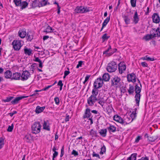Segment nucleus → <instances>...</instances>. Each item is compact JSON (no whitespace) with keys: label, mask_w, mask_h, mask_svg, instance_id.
<instances>
[{"label":"nucleus","mask_w":160,"mask_h":160,"mask_svg":"<svg viewBox=\"0 0 160 160\" xmlns=\"http://www.w3.org/2000/svg\"><path fill=\"white\" fill-rule=\"evenodd\" d=\"M135 87L134 91H135L136 93L134 97L135 98V100L136 102V105L138 106L141 96L140 93L141 91V88L137 84L135 85Z\"/></svg>","instance_id":"1"},{"label":"nucleus","mask_w":160,"mask_h":160,"mask_svg":"<svg viewBox=\"0 0 160 160\" xmlns=\"http://www.w3.org/2000/svg\"><path fill=\"white\" fill-rule=\"evenodd\" d=\"M111 85L115 88L119 87L121 86V79L120 77L114 76L111 79Z\"/></svg>","instance_id":"2"},{"label":"nucleus","mask_w":160,"mask_h":160,"mask_svg":"<svg viewBox=\"0 0 160 160\" xmlns=\"http://www.w3.org/2000/svg\"><path fill=\"white\" fill-rule=\"evenodd\" d=\"M41 127L42 126L39 122H35L31 127L32 133L35 134L39 133L40 132Z\"/></svg>","instance_id":"3"},{"label":"nucleus","mask_w":160,"mask_h":160,"mask_svg":"<svg viewBox=\"0 0 160 160\" xmlns=\"http://www.w3.org/2000/svg\"><path fill=\"white\" fill-rule=\"evenodd\" d=\"M117 68V65L113 61H111L109 63L107 68V70L109 72H113L116 71Z\"/></svg>","instance_id":"4"},{"label":"nucleus","mask_w":160,"mask_h":160,"mask_svg":"<svg viewBox=\"0 0 160 160\" xmlns=\"http://www.w3.org/2000/svg\"><path fill=\"white\" fill-rule=\"evenodd\" d=\"M13 47L15 50L18 51L21 47V43L19 40H15L12 42Z\"/></svg>","instance_id":"5"},{"label":"nucleus","mask_w":160,"mask_h":160,"mask_svg":"<svg viewBox=\"0 0 160 160\" xmlns=\"http://www.w3.org/2000/svg\"><path fill=\"white\" fill-rule=\"evenodd\" d=\"M103 82L101 78H97L94 81L93 84L94 88L97 87L100 88L101 87L103 84Z\"/></svg>","instance_id":"6"},{"label":"nucleus","mask_w":160,"mask_h":160,"mask_svg":"<svg viewBox=\"0 0 160 160\" xmlns=\"http://www.w3.org/2000/svg\"><path fill=\"white\" fill-rule=\"evenodd\" d=\"M98 100L96 97L91 96L87 99V103L90 106H92Z\"/></svg>","instance_id":"7"},{"label":"nucleus","mask_w":160,"mask_h":160,"mask_svg":"<svg viewBox=\"0 0 160 160\" xmlns=\"http://www.w3.org/2000/svg\"><path fill=\"white\" fill-rule=\"evenodd\" d=\"M136 75L134 73L128 74L127 75V79L128 82H135L136 81Z\"/></svg>","instance_id":"8"},{"label":"nucleus","mask_w":160,"mask_h":160,"mask_svg":"<svg viewBox=\"0 0 160 160\" xmlns=\"http://www.w3.org/2000/svg\"><path fill=\"white\" fill-rule=\"evenodd\" d=\"M30 74L28 71L25 70L23 71L21 76V80L22 81H24L27 80L30 77Z\"/></svg>","instance_id":"9"},{"label":"nucleus","mask_w":160,"mask_h":160,"mask_svg":"<svg viewBox=\"0 0 160 160\" xmlns=\"http://www.w3.org/2000/svg\"><path fill=\"white\" fill-rule=\"evenodd\" d=\"M155 31V28H152V30L150 31V34H147L144 36L143 39H145L146 41H148L151 39H152L154 37H153V33Z\"/></svg>","instance_id":"10"},{"label":"nucleus","mask_w":160,"mask_h":160,"mask_svg":"<svg viewBox=\"0 0 160 160\" xmlns=\"http://www.w3.org/2000/svg\"><path fill=\"white\" fill-rule=\"evenodd\" d=\"M152 22L156 23H158L160 22V17L159 14L157 13H154L152 16Z\"/></svg>","instance_id":"11"},{"label":"nucleus","mask_w":160,"mask_h":160,"mask_svg":"<svg viewBox=\"0 0 160 160\" xmlns=\"http://www.w3.org/2000/svg\"><path fill=\"white\" fill-rule=\"evenodd\" d=\"M126 69V66L123 62H121L118 64L119 72L122 74Z\"/></svg>","instance_id":"12"},{"label":"nucleus","mask_w":160,"mask_h":160,"mask_svg":"<svg viewBox=\"0 0 160 160\" xmlns=\"http://www.w3.org/2000/svg\"><path fill=\"white\" fill-rule=\"evenodd\" d=\"M28 96H21L17 97H16L14 98V99L12 100L11 101V103L12 104H15L18 103V101L23 99L26 98H27Z\"/></svg>","instance_id":"13"},{"label":"nucleus","mask_w":160,"mask_h":160,"mask_svg":"<svg viewBox=\"0 0 160 160\" xmlns=\"http://www.w3.org/2000/svg\"><path fill=\"white\" fill-rule=\"evenodd\" d=\"M34 32L32 31L28 32L26 34V38L28 41H31L33 38Z\"/></svg>","instance_id":"14"},{"label":"nucleus","mask_w":160,"mask_h":160,"mask_svg":"<svg viewBox=\"0 0 160 160\" xmlns=\"http://www.w3.org/2000/svg\"><path fill=\"white\" fill-rule=\"evenodd\" d=\"M75 12L77 13H85V8L83 6H78L75 10Z\"/></svg>","instance_id":"15"},{"label":"nucleus","mask_w":160,"mask_h":160,"mask_svg":"<svg viewBox=\"0 0 160 160\" xmlns=\"http://www.w3.org/2000/svg\"><path fill=\"white\" fill-rule=\"evenodd\" d=\"M113 118L114 120L123 125V120L120 116L117 115H115L113 116Z\"/></svg>","instance_id":"16"},{"label":"nucleus","mask_w":160,"mask_h":160,"mask_svg":"<svg viewBox=\"0 0 160 160\" xmlns=\"http://www.w3.org/2000/svg\"><path fill=\"white\" fill-rule=\"evenodd\" d=\"M42 126L43 129L48 131H50V126L48 120L44 121V123L42 125Z\"/></svg>","instance_id":"17"},{"label":"nucleus","mask_w":160,"mask_h":160,"mask_svg":"<svg viewBox=\"0 0 160 160\" xmlns=\"http://www.w3.org/2000/svg\"><path fill=\"white\" fill-rule=\"evenodd\" d=\"M137 111V109L136 108H135V109H134V111H132V113L129 116V118H130L131 119H132V121H133L134 119H135V118H136L137 114V113H136Z\"/></svg>","instance_id":"18"},{"label":"nucleus","mask_w":160,"mask_h":160,"mask_svg":"<svg viewBox=\"0 0 160 160\" xmlns=\"http://www.w3.org/2000/svg\"><path fill=\"white\" fill-rule=\"evenodd\" d=\"M133 22L136 24L138 23L139 21V18L138 15V13L137 11H136L133 16Z\"/></svg>","instance_id":"19"},{"label":"nucleus","mask_w":160,"mask_h":160,"mask_svg":"<svg viewBox=\"0 0 160 160\" xmlns=\"http://www.w3.org/2000/svg\"><path fill=\"white\" fill-rule=\"evenodd\" d=\"M45 108V106L41 107L39 106H37L35 110V112L36 113L39 114L42 112Z\"/></svg>","instance_id":"20"},{"label":"nucleus","mask_w":160,"mask_h":160,"mask_svg":"<svg viewBox=\"0 0 160 160\" xmlns=\"http://www.w3.org/2000/svg\"><path fill=\"white\" fill-rule=\"evenodd\" d=\"M107 129L110 133L114 132L116 131V128L111 124H110L109 126L107 127Z\"/></svg>","instance_id":"21"},{"label":"nucleus","mask_w":160,"mask_h":160,"mask_svg":"<svg viewBox=\"0 0 160 160\" xmlns=\"http://www.w3.org/2000/svg\"><path fill=\"white\" fill-rule=\"evenodd\" d=\"M28 3L26 1H22L20 4V9L22 10L26 8L28 6Z\"/></svg>","instance_id":"22"},{"label":"nucleus","mask_w":160,"mask_h":160,"mask_svg":"<svg viewBox=\"0 0 160 160\" xmlns=\"http://www.w3.org/2000/svg\"><path fill=\"white\" fill-rule=\"evenodd\" d=\"M21 77V76L20 73L18 72L14 73L12 79L19 80Z\"/></svg>","instance_id":"23"},{"label":"nucleus","mask_w":160,"mask_h":160,"mask_svg":"<svg viewBox=\"0 0 160 160\" xmlns=\"http://www.w3.org/2000/svg\"><path fill=\"white\" fill-rule=\"evenodd\" d=\"M90 109L89 108H87L85 112V114L83 116V118H89V114H90Z\"/></svg>","instance_id":"24"},{"label":"nucleus","mask_w":160,"mask_h":160,"mask_svg":"<svg viewBox=\"0 0 160 160\" xmlns=\"http://www.w3.org/2000/svg\"><path fill=\"white\" fill-rule=\"evenodd\" d=\"M4 75L6 78H10L12 76V72L11 71L7 70L4 73Z\"/></svg>","instance_id":"25"},{"label":"nucleus","mask_w":160,"mask_h":160,"mask_svg":"<svg viewBox=\"0 0 160 160\" xmlns=\"http://www.w3.org/2000/svg\"><path fill=\"white\" fill-rule=\"evenodd\" d=\"M19 36L22 38H24L26 36V32L24 30L19 31L18 32Z\"/></svg>","instance_id":"26"},{"label":"nucleus","mask_w":160,"mask_h":160,"mask_svg":"<svg viewBox=\"0 0 160 160\" xmlns=\"http://www.w3.org/2000/svg\"><path fill=\"white\" fill-rule=\"evenodd\" d=\"M126 24H129L130 22V18L128 15H124L122 16Z\"/></svg>","instance_id":"27"},{"label":"nucleus","mask_w":160,"mask_h":160,"mask_svg":"<svg viewBox=\"0 0 160 160\" xmlns=\"http://www.w3.org/2000/svg\"><path fill=\"white\" fill-rule=\"evenodd\" d=\"M98 88H99L97 87L94 88H93L92 90V94L91 96L97 97V96L98 94Z\"/></svg>","instance_id":"28"},{"label":"nucleus","mask_w":160,"mask_h":160,"mask_svg":"<svg viewBox=\"0 0 160 160\" xmlns=\"http://www.w3.org/2000/svg\"><path fill=\"white\" fill-rule=\"evenodd\" d=\"M129 87L128 90V92L129 95L132 94L134 91V87L133 85L130 84H129Z\"/></svg>","instance_id":"29"},{"label":"nucleus","mask_w":160,"mask_h":160,"mask_svg":"<svg viewBox=\"0 0 160 160\" xmlns=\"http://www.w3.org/2000/svg\"><path fill=\"white\" fill-rule=\"evenodd\" d=\"M24 53L26 55H28L29 56L31 55L32 54V50L30 48H25L24 49Z\"/></svg>","instance_id":"30"},{"label":"nucleus","mask_w":160,"mask_h":160,"mask_svg":"<svg viewBox=\"0 0 160 160\" xmlns=\"http://www.w3.org/2000/svg\"><path fill=\"white\" fill-rule=\"evenodd\" d=\"M110 36H108L107 34L105 33L104 34L102 37V42H104L105 41H107L110 38Z\"/></svg>","instance_id":"31"},{"label":"nucleus","mask_w":160,"mask_h":160,"mask_svg":"<svg viewBox=\"0 0 160 160\" xmlns=\"http://www.w3.org/2000/svg\"><path fill=\"white\" fill-rule=\"evenodd\" d=\"M132 121H133L132 120V119H131L130 118H129V117H126L124 119V120H123V125H126L129 124Z\"/></svg>","instance_id":"32"},{"label":"nucleus","mask_w":160,"mask_h":160,"mask_svg":"<svg viewBox=\"0 0 160 160\" xmlns=\"http://www.w3.org/2000/svg\"><path fill=\"white\" fill-rule=\"evenodd\" d=\"M110 78L109 75L108 73H105L102 76V81H108Z\"/></svg>","instance_id":"33"},{"label":"nucleus","mask_w":160,"mask_h":160,"mask_svg":"<svg viewBox=\"0 0 160 160\" xmlns=\"http://www.w3.org/2000/svg\"><path fill=\"white\" fill-rule=\"evenodd\" d=\"M158 138L157 136L151 135L148 137V140L150 142H152L155 141Z\"/></svg>","instance_id":"34"},{"label":"nucleus","mask_w":160,"mask_h":160,"mask_svg":"<svg viewBox=\"0 0 160 160\" xmlns=\"http://www.w3.org/2000/svg\"><path fill=\"white\" fill-rule=\"evenodd\" d=\"M156 33H153V37H160V28H158L157 29H155V31Z\"/></svg>","instance_id":"35"},{"label":"nucleus","mask_w":160,"mask_h":160,"mask_svg":"<svg viewBox=\"0 0 160 160\" xmlns=\"http://www.w3.org/2000/svg\"><path fill=\"white\" fill-rule=\"evenodd\" d=\"M90 134L92 137H97L98 136L97 135V131H95L93 129L91 130L90 132Z\"/></svg>","instance_id":"36"},{"label":"nucleus","mask_w":160,"mask_h":160,"mask_svg":"<svg viewBox=\"0 0 160 160\" xmlns=\"http://www.w3.org/2000/svg\"><path fill=\"white\" fill-rule=\"evenodd\" d=\"M34 61L38 62L39 63V67L40 68H42L43 67L42 62L40 59L38 57H35V59L33 60Z\"/></svg>","instance_id":"37"},{"label":"nucleus","mask_w":160,"mask_h":160,"mask_svg":"<svg viewBox=\"0 0 160 160\" xmlns=\"http://www.w3.org/2000/svg\"><path fill=\"white\" fill-rule=\"evenodd\" d=\"M36 67H37V64L36 63H33L29 67L30 70L32 71V73H33L34 70L36 69Z\"/></svg>","instance_id":"38"},{"label":"nucleus","mask_w":160,"mask_h":160,"mask_svg":"<svg viewBox=\"0 0 160 160\" xmlns=\"http://www.w3.org/2000/svg\"><path fill=\"white\" fill-rule=\"evenodd\" d=\"M107 132V129H102L99 132L100 134L103 137H105L106 136Z\"/></svg>","instance_id":"39"},{"label":"nucleus","mask_w":160,"mask_h":160,"mask_svg":"<svg viewBox=\"0 0 160 160\" xmlns=\"http://www.w3.org/2000/svg\"><path fill=\"white\" fill-rule=\"evenodd\" d=\"M137 156V154L136 153H133L127 158V160H136Z\"/></svg>","instance_id":"40"},{"label":"nucleus","mask_w":160,"mask_h":160,"mask_svg":"<svg viewBox=\"0 0 160 160\" xmlns=\"http://www.w3.org/2000/svg\"><path fill=\"white\" fill-rule=\"evenodd\" d=\"M54 29L50 26L49 25L48 26L47 28L45 29L43 31L44 32H53Z\"/></svg>","instance_id":"41"},{"label":"nucleus","mask_w":160,"mask_h":160,"mask_svg":"<svg viewBox=\"0 0 160 160\" xmlns=\"http://www.w3.org/2000/svg\"><path fill=\"white\" fill-rule=\"evenodd\" d=\"M110 15L109 16L107 17V18L104 20L102 25L104 26L105 27L106 26L110 20Z\"/></svg>","instance_id":"42"},{"label":"nucleus","mask_w":160,"mask_h":160,"mask_svg":"<svg viewBox=\"0 0 160 160\" xmlns=\"http://www.w3.org/2000/svg\"><path fill=\"white\" fill-rule=\"evenodd\" d=\"M142 58L144 60H147L148 61H153L154 60V58L148 57V55Z\"/></svg>","instance_id":"43"},{"label":"nucleus","mask_w":160,"mask_h":160,"mask_svg":"<svg viewBox=\"0 0 160 160\" xmlns=\"http://www.w3.org/2000/svg\"><path fill=\"white\" fill-rule=\"evenodd\" d=\"M13 2L17 7H19L20 6L22 0H13Z\"/></svg>","instance_id":"44"},{"label":"nucleus","mask_w":160,"mask_h":160,"mask_svg":"<svg viewBox=\"0 0 160 160\" xmlns=\"http://www.w3.org/2000/svg\"><path fill=\"white\" fill-rule=\"evenodd\" d=\"M110 50H112V49L111 48V47L110 45H109V47L108 48L107 50L104 51L103 52V54H106L107 55H108V54L109 53H108V52H110Z\"/></svg>","instance_id":"45"},{"label":"nucleus","mask_w":160,"mask_h":160,"mask_svg":"<svg viewBox=\"0 0 160 160\" xmlns=\"http://www.w3.org/2000/svg\"><path fill=\"white\" fill-rule=\"evenodd\" d=\"M106 147L104 145L101 148V151L99 152V154L100 155L103 154L104 152H106Z\"/></svg>","instance_id":"46"},{"label":"nucleus","mask_w":160,"mask_h":160,"mask_svg":"<svg viewBox=\"0 0 160 160\" xmlns=\"http://www.w3.org/2000/svg\"><path fill=\"white\" fill-rule=\"evenodd\" d=\"M14 98L13 97H9L6 98V99H4L3 101L4 102H9Z\"/></svg>","instance_id":"47"},{"label":"nucleus","mask_w":160,"mask_h":160,"mask_svg":"<svg viewBox=\"0 0 160 160\" xmlns=\"http://www.w3.org/2000/svg\"><path fill=\"white\" fill-rule=\"evenodd\" d=\"M42 1V2L40 3L41 6H39V7H42V6H45L47 5V1L46 0H43Z\"/></svg>","instance_id":"48"},{"label":"nucleus","mask_w":160,"mask_h":160,"mask_svg":"<svg viewBox=\"0 0 160 160\" xmlns=\"http://www.w3.org/2000/svg\"><path fill=\"white\" fill-rule=\"evenodd\" d=\"M117 51V49L115 48H114L113 49H112V50H110V52H109L108 54V56H110L112 55L113 53L115 52H116Z\"/></svg>","instance_id":"49"},{"label":"nucleus","mask_w":160,"mask_h":160,"mask_svg":"<svg viewBox=\"0 0 160 160\" xmlns=\"http://www.w3.org/2000/svg\"><path fill=\"white\" fill-rule=\"evenodd\" d=\"M130 2L132 7H134L136 6V0H131Z\"/></svg>","instance_id":"50"},{"label":"nucleus","mask_w":160,"mask_h":160,"mask_svg":"<svg viewBox=\"0 0 160 160\" xmlns=\"http://www.w3.org/2000/svg\"><path fill=\"white\" fill-rule=\"evenodd\" d=\"M13 128V124H12L11 126H9L8 128L7 131L8 132H12Z\"/></svg>","instance_id":"51"},{"label":"nucleus","mask_w":160,"mask_h":160,"mask_svg":"<svg viewBox=\"0 0 160 160\" xmlns=\"http://www.w3.org/2000/svg\"><path fill=\"white\" fill-rule=\"evenodd\" d=\"M54 100L56 104L58 105L59 104L60 101L58 97H55L54 99Z\"/></svg>","instance_id":"52"},{"label":"nucleus","mask_w":160,"mask_h":160,"mask_svg":"<svg viewBox=\"0 0 160 160\" xmlns=\"http://www.w3.org/2000/svg\"><path fill=\"white\" fill-rule=\"evenodd\" d=\"M71 154L73 155L74 156H76L78 155V153L77 151L75 150H73Z\"/></svg>","instance_id":"53"},{"label":"nucleus","mask_w":160,"mask_h":160,"mask_svg":"<svg viewBox=\"0 0 160 160\" xmlns=\"http://www.w3.org/2000/svg\"><path fill=\"white\" fill-rule=\"evenodd\" d=\"M83 62L82 61H79L78 62V64L76 66V68H79L80 67H81L82 66V63Z\"/></svg>","instance_id":"54"},{"label":"nucleus","mask_w":160,"mask_h":160,"mask_svg":"<svg viewBox=\"0 0 160 160\" xmlns=\"http://www.w3.org/2000/svg\"><path fill=\"white\" fill-rule=\"evenodd\" d=\"M98 103L102 107L105 103V101L104 100H100L99 101Z\"/></svg>","instance_id":"55"},{"label":"nucleus","mask_w":160,"mask_h":160,"mask_svg":"<svg viewBox=\"0 0 160 160\" xmlns=\"http://www.w3.org/2000/svg\"><path fill=\"white\" fill-rule=\"evenodd\" d=\"M92 155L93 157H96L99 158H100V157L99 155L98 154L95 153L94 152H93Z\"/></svg>","instance_id":"56"},{"label":"nucleus","mask_w":160,"mask_h":160,"mask_svg":"<svg viewBox=\"0 0 160 160\" xmlns=\"http://www.w3.org/2000/svg\"><path fill=\"white\" fill-rule=\"evenodd\" d=\"M69 119H70L69 115L67 114L66 115V118L65 119V122H67L69 120Z\"/></svg>","instance_id":"57"},{"label":"nucleus","mask_w":160,"mask_h":160,"mask_svg":"<svg viewBox=\"0 0 160 160\" xmlns=\"http://www.w3.org/2000/svg\"><path fill=\"white\" fill-rule=\"evenodd\" d=\"M53 85H54V84H52V85H51L48 86L47 87L43 88L42 89V91H46Z\"/></svg>","instance_id":"58"},{"label":"nucleus","mask_w":160,"mask_h":160,"mask_svg":"<svg viewBox=\"0 0 160 160\" xmlns=\"http://www.w3.org/2000/svg\"><path fill=\"white\" fill-rule=\"evenodd\" d=\"M141 65L143 67H148V64L146 62H142L141 63Z\"/></svg>","instance_id":"59"},{"label":"nucleus","mask_w":160,"mask_h":160,"mask_svg":"<svg viewBox=\"0 0 160 160\" xmlns=\"http://www.w3.org/2000/svg\"><path fill=\"white\" fill-rule=\"evenodd\" d=\"M67 69L68 70V71L66 70L65 71V72H64V74H65V76H67L70 73V71H69V68H68Z\"/></svg>","instance_id":"60"},{"label":"nucleus","mask_w":160,"mask_h":160,"mask_svg":"<svg viewBox=\"0 0 160 160\" xmlns=\"http://www.w3.org/2000/svg\"><path fill=\"white\" fill-rule=\"evenodd\" d=\"M24 138L25 140H28V141H27V142H28L30 140V136L28 135H26L25 136Z\"/></svg>","instance_id":"61"},{"label":"nucleus","mask_w":160,"mask_h":160,"mask_svg":"<svg viewBox=\"0 0 160 160\" xmlns=\"http://www.w3.org/2000/svg\"><path fill=\"white\" fill-rule=\"evenodd\" d=\"M141 139V137L140 136H138L135 139V142H137V143H138V142H139V140L140 139Z\"/></svg>","instance_id":"62"},{"label":"nucleus","mask_w":160,"mask_h":160,"mask_svg":"<svg viewBox=\"0 0 160 160\" xmlns=\"http://www.w3.org/2000/svg\"><path fill=\"white\" fill-rule=\"evenodd\" d=\"M54 153L53 154V158H56L58 154V152L57 151L54 152Z\"/></svg>","instance_id":"63"},{"label":"nucleus","mask_w":160,"mask_h":160,"mask_svg":"<svg viewBox=\"0 0 160 160\" xmlns=\"http://www.w3.org/2000/svg\"><path fill=\"white\" fill-rule=\"evenodd\" d=\"M58 85L59 86H63V84L62 83V80H59L58 83Z\"/></svg>","instance_id":"64"}]
</instances>
